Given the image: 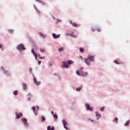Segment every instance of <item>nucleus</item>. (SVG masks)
I'll return each instance as SVG.
<instances>
[{
	"mask_svg": "<svg viewBox=\"0 0 130 130\" xmlns=\"http://www.w3.org/2000/svg\"><path fill=\"white\" fill-rule=\"evenodd\" d=\"M92 61H94V56H89L84 59V62H85L87 66H90Z\"/></svg>",
	"mask_w": 130,
	"mask_h": 130,
	"instance_id": "1",
	"label": "nucleus"
},
{
	"mask_svg": "<svg viewBox=\"0 0 130 130\" xmlns=\"http://www.w3.org/2000/svg\"><path fill=\"white\" fill-rule=\"evenodd\" d=\"M52 36L53 37V38H54L55 39H56L57 38H59L60 35H55V34H53Z\"/></svg>",
	"mask_w": 130,
	"mask_h": 130,
	"instance_id": "12",
	"label": "nucleus"
},
{
	"mask_svg": "<svg viewBox=\"0 0 130 130\" xmlns=\"http://www.w3.org/2000/svg\"><path fill=\"white\" fill-rule=\"evenodd\" d=\"M41 59H44L45 58V57H41Z\"/></svg>",
	"mask_w": 130,
	"mask_h": 130,
	"instance_id": "34",
	"label": "nucleus"
},
{
	"mask_svg": "<svg viewBox=\"0 0 130 130\" xmlns=\"http://www.w3.org/2000/svg\"><path fill=\"white\" fill-rule=\"evenodd\" d=\"M34 81L36 85H40V82L37 81V80H36V78H34Z\"/></svg>",
	"mask_w": 130,
	"mask_h": 130,
	"instance_id": "14",
	"label": "nucleus"
},
{
	"mask_svg": "<svg viewBox=\"0 0 130 130\" xmlns=\"http://www.w3.org/2000/svg\"><path fill=\"white\" fill-rule=\"evenodd\" d=\"M62 123L64 128H66V129H69V128H68V127H67V125H68V123H67V121H66V120H62Z\"/></svg>",
	"mask_w": 130,
	"mask_h": 130,
	"instance_id": "6",
	"label": "nucleus"
},
{
	"mask_svg": "<svg viewBox=\"0 0 130 130\" xmlns=\"http://www.w3.org/2000/svg\"><path fill=\"white\" fill-rule=\"evenodd\" d=\"M74 62L72 60H69L68 62H62V67L63 68H69V64H71V63H73Z\"/></svg>",
	"mask_w": 130,
	"mask_h": 130,
	"instance_id": "3",
	"label": "nucleus"
},
{
	"mask_svg": "<svg viewBox=\"0 0 130 130\" xmlns=\"http://www.w3.org/2000/svg\"><path fill=\"white\" fill-rule=\"evenodd\" d=\"M53 115L54 118H56V119L57 118V115L55 114H54Z\"/></svg>",
	"mask_w": 130,
	"mask_h": 130,
	"instance_id": "29",
	"label": "nucleus"
},
{
	"mask_svg": "<svg viewBox=\"0 0 130 130\" xmlns=\"http://www.w3.org/2000/svg\"><path fill=\"white\" fill-rule=\"evenodd\" d=\"M15 114L16 115V118L17 119L22 117V116H23V114H22V113H16Z\"/></svg>",
	"mask_w": 130,
	"mask_h": 130,
	"instance_id": "7",
	"label": "nucleus"
},
{
	"mask_svg": "<svg viewBox=\"0 0 130 130\" xmlns=\"http://www.w3.org/2000/svg\"><path fill=\"white\" fill-rule=\"evenodd\" d=\"M40 50L42 52H45V49L44 48H40Z\"/></svg>",
	"mask_w": 130,
	"mask_h": 130,
	"instance_id": "20",
	"label": "nucleus"
},
{
	"mask_svg": "<svg viewBox=\"0 0 130 130\" xmlns=\"http://www.w3.org/2000/svg\"><path fill=\"white\" fill-rule=\"evenodd\" d=\"M76 74L77 75H78V76H82L83 77H85V76H87V72L82 71V68H80L79 71H77Z\"/></svg>",
	"mask_w": 130,
	"mask_h": 130,
	"instance_id": "2",
	"label": "nucleus"
},
{
	"mask_svg": "<svg viewBox=\"0 0 130 130\" xmlns=\"http://www.w3.org/2000/svg\"><path fill=\"white\" fill-rule=\"evenodd\" d=\"M86 107L87 109V110H90V111H92L93 110V108L90 107V105L86 104Z\"/></svg>",
	"mask_w": 130,
	"mask_h": 130,
	"instance_id": "10",
	"label": "nucleus"
},
{
	"mask_svg": "<svg viewBox=\"0 0 130 130\" xmlns=\"http://www.w3.org/2000/svg\"><path fill=\"white\" fill-rule=\"evenodd\" d=\"M104 108H105L104 107L101 108V111H104Z\"/></svg>",
	"mask_w": 130,
	"mask_h": 130,
	"instance_id": "30",
	"label": "nucleus"
},
{
	"mask_svg": "<svg viewBox=\"0 0 130 130\" xmlns=\"http://www.w3.org/2000/svg\"><path fill=\"white\" fill-rule=\"evenodd\" d=\"M129 123V121H126L125 123H124V125L127 126L128 125V124Z\"/></svg>",
	"mask_w": 130,
	"mask_h": 130,
	"instance_id": "21",
	"label": "nucleus"
},
{
	"mask_svg": "<svg viewBox=\"0 0 130 130\" xmlns=\"http://www.w3.org/2000/svg\"><path fill=\"white\" fill-rule=\"evenodd\" d=\"M0 48H1V49H2V50H4V49L3 48V45L0 44Z\"/></svg>",
	"mask_w": 130,
	"mask_h": 130,
	"instance_id": "32",
	"label": "nucleus"
},
{
	"mask_svg": "<svg viewBox=\"0 0 130 130\" xmlns=\"http://www.w3.org/2000/svg\"><path fill=\"white\" fill-rule=\"evenodd\" d=\"M79 59H81V60H83V56H80L79 57Z\"/></svg>",
	"mask_w": 130,
	"mask_h": 130,
	"instance_id": "31",
	"label": "nucleus"
},
{
	"mask_svg": "<svg viewBox=\"0 0 130 130\" xmlns=\"http://www.w3.org/2000/svg\"><path fill=\"white\" fill-rule=\"evenodd\" d=\"M21 120H22V122H23L24 124H25V125H27V119H26V118H22L21 119Z\"/></svg>",
	"mask_w": 130,
	"mask_h": 130,
	"instance_id": "11",
	"label": "nucleus"
},
{
	"mask_svg": "<svg viewBox=\"0 0 130 130\" xmlns=\"http://www.w3.org/2000/svg\"><path fill=\"white\" fill-rule=\"evenodd\" d=\"M97 30L99 32H100V31H101V29L100 28H98Z\"/></svg>",
	"mask_w": 130,
	"mask_h": 130,
	"instance_id": "33",
	"label": "nucleus"
},
{
	"mask_svg": "<svg viewBox=\"0 0 130 130\" xmlns=\"http://www.w3.org/2000/svg\"><path fill=\"white\" fill-rule=\"evenodd\" d=\"M81 89H82V87L77 88L76 91H80V90H81Z\"/></svg>",
	"mask_w": 130,
	"mask_h": 130,
	"instance_id": "25",
	"label": "nucleus"
},
{
	"mask_svg": "<svg viewBox=\"0 0 130 130\" xmlns=\"http://www.w3.org/2000/svg\"><path fill=\"white\" fill-rule=\"evenodd\" d=\"M17 48L18 50H25V47H24V45H23V44L19 45L17 47Z\"/></svg>",
	"mask_w": 130,
	"mask_h": 130,
	"instance_id": "4",
	"label": "nucleus"
},
{
	"mask_svg": "<svg viewBox=\"0 0 130 130\" xmlns=\"http://www.w3.org/2000/svg\"><path fill=\"white\" fill-rule=\"evenodd\" d=\"M39 35H40V36H41V37H43V38L46 37V35H43V34H42L41 32L39 33Z\"/></svg>",
	"mask_w": 130,
	"mask_h": 130,
	"instance_id": "15",
	"label": "nucleus"
},
{
	"mask_svg": "<svg viewBox=\"0 0 130 130\" xmlns=\"http://www.w3.org/2000/svg\"><path fill=\"white\" fill-rule=\"evenodd\" d=\"M95 116L98 117V119H99L101 117V114H99L98 112H95Z\"/></svg>",
	"mask_w": 130,
	"mask_h": 130,
	"instance_id": "13",
	"label": "nucleus"
},
{
	"mask_svg": "<svg viewBox=\"0 0 130 130\" xmlns=\"http://www.w3.org/2000/svg\"><path fill=\"white\" fill-rule=\"evenodd\" d=\"M18 94V91L16 90L14 92V95H17Z\"/></svg>",
	"mask_w": 130,
	"mask_h": 130,
	"instance_id": "27",
	"label": "nucleus"
},
{
	"mask_svg": "<svg viewBox=\"0 0 130 130\" xmlns=\"http://www.w3.org/2000/svg\"><path fill=\"white\" fill-rule=\"evenodd\" d=\"M47 129H48V130H54V128L53 127H51V126H48L47 127Z\"/></svg>",
	"mask_w": 130,
	"mask_h": 130,
	"instance_id": "16",
	"label": "nucleus"
},
{
	"mask_svg": "<svg viewBox=\"0 0 130 130\" xmlns=\"http://www.w3.org/2000/svg\"><path fill=\"white\" fill-rule=\"evenodd\" d=\"M23 88L24 90H26V89L27 88V85H26V84L25 83L23 84Z\"/></svg>",
	"mask_w": 130,
	"mask_h": 130,
	"instance_id": "17",
	"label": "nucleus"
},
{
	"mask_svg": "<svg viewBox=\"0 0 130 130\" xmlns=\"http://www.w3.org/2000/svg\"><path fill=\"white\" fill-rule=\"evenodd\" d=\"M39 109V108L38 107H32V110L34 111V113L35 114V115H37V111Z\"/></svg>",
	"mask_w": 130,
	"mask_h": 130,
	"instance_id": "5",
	"label": "nucleus"
},
{
	"mask_svg": "<svg viewBox=\"0 0 130 130\" xmlns=\"http://www.w3.org/2000/svg\"><path fill=\"white\" fill-rule=\"evenodd\" d=\"M51 114L53 115L54 114H53V111H51Z\"/></svg>",
	"mask_w": 130,
	"mask_h": 130,
	"instance_id": "36",
	"label": "nucleus"
},
{
	"mask_svg": "<svg viewBox=\"0 0 130 130\" xmlns=\"http://www.w3.org/2000/svg\"><path fill=\"white\" fill-rule=\"evenodd\" d=\"M29 70L32 71V69L31 68L29 69Z\"/></svg>",
	"mask_w": 130,
	"mask_h": 130,
	"instance_id": "37",
	"label": "nucleus"
},
{
	"mask_svg": "<svg viewBox=\"0 0 130 130\" xmlns=\"http://www.w3.org/2000/svg\"><path fill=\"white\" fill-rule=\"evenodd\" d=\"M41 120L42 121H45V117H43V116H42L41 117Z\"/></svg>",
	"mask_w": 130,
	"mask_h": 130,
	"instance_id": "22",
	"label": "nucleus"
},
{
	"mask_svg": "<svg viewBox=\"0 0 130 130\" xmlns=\"http://www.w3.org/2000/svg\"><path fill=\"white\" fill-rule=\"evenodd\" d=\"M9 33H11V34L14 32V31L12 29H10L9 30Z\"/></svg>",
	"mask_w": 130,
	"mask_h": 130,
	"instance_id": "28",
	"label": "nucleus"
},
{
	"mask_svg": "<svg viewBox=\"0 0 130 130\" xmlns=\"http://www.w3.org/2000/svg\"><path fill=\"white\" fill-rule=\"evenodd\" d=\"M62 50H63V48L62 47H60L58 49L59 51H62Z\"/></svg>",
	"mask_w": 130,
	"mask_h": 130,
	"instance_id": "24",
	"label": "nucleus"
},
{
	"mask_svg": "<svg viewBox=\"0 0 130 130\" xmlns=\"http://www.w3.org/2000/svg\"><path fill=\"white\" fill-rule=\"evenodd\" d=\"M114 62L117 64H119V63H120L119 60H115Z\"/></svg>",
	"mask_w": 130,
	"mask_h": 130,
	"instance_id": "18",
	"label": "nucleus"
},
{
	"mask_svg": "<svg viewBox=\"0 0 130 130\" xmlns=\"http://www.w3.org/2000/svg\"><path fill=\"white\" fill-rule=\"evenodd\" d=\"M71 36L72 37H74V38H75L76 37H77V36L76 35L74 34H71Z\"/></svg>",
	"mask_w": 130,
	"mask_h": 130,
	"instance_id": "19",
	"label": "nucleus"
},
{
	"mask_svg": "<svg viewBox=\"0 0 130 130\" xmlns=\"http://www.w3.org/2000/svg\"><path fill=\"white\" fill-rule=\"evenodd\" d=\"M118 120V118H117V117H115L114 119V121H115L116 123H117Z\"/></svg>",
	"mask_w": 130,
	"mask_h": 130,
	"instance_id": "23",
	"label": "nucleus"
},
{
	"mask_svg": "<svg viewBox=\"0 0 130 130\" xmlns=\"http://www.w3.org/2000/svg\"><path fill=\"white\" fill-rule=\"evenodd\" d=\"M70 24H71V25H72V26H73V27H79V26H80V25L78 24H76L74 22H73V21H69Z\"/></svg>",
	"mask_w": 130,
	"mask_h": 130,
	"instance_id": "8",
	"label": "nucleus"
},
{
	"mask_svg": "<svg viewBox=\"0 0 130 130\" xmlns=\"http://www.w3.org/2000/svg\"><path fill=\"white\" fill-rule=\"evenodd\" d=\"M79 50L80 52H84V48H80Z\"/></svg>",
	"mask_w": 130,
	"mask_h": 130,
	"instance_id": "26",
	"label": "nucleus"
},
{
	"mask_svg": "<svg viewBox=\"0 0 130 130\" xmlns=\"http://www.w3.org/2000/svg\"><path fill=\"white\" fill-rule=\"evenodd\" d=\"M31 53H32V54H34V55L35 57L36 60H37V54L35 52V51H34V49H32L31 50Z\"/></svg>",
	"mask_w": 130,
	"mask_h": 130,
	"instance_id": "9",
	"label": "nucleus"
},
{
	"mask_svg": "<svg viewBox=\"0 0 130 130\" xmlns=\"http://www.w3.org/2000/svg\"><path fill=\"white\" fill-rule=\"evenodd\" d=\"M41 61H38V64H41Z\"/></svg>",
	"mask_w": 130,
	"mask_h": 130,
	"instance_id": "35",
	"label": "nucleus"
}]
</instances>
